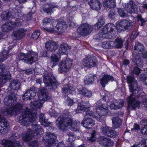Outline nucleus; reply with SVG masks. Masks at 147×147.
Wrapping results in <instances>:
<instances>
[{"label":"nucleus","instance_id":"f257e3e1","mask_svg":"<svg viewBox=\"0 0 147 147\" xmlns=\"http://www.w3.org/2000/svg\"><path fill=\"white\" fill-rule=\"evenodd\" d=\"M44 102L39 100H36L32 102L30 105L32 108L29 109L26 107V110L22 113L19 116V121L23 126H27L30 124V123L34 121L37 117L36 110L37 109L41 108Z\"/></svg>","mask_w":147,"mask_h":147},{"label":"nucleus","instance_id":"f03ea898","mask_svg":"<svg viewBox=\"0 0 147 147\" xmlns=\"http://www.w3.org/2000/svg\"><path fill=\"white\" fill-rule=\"evenodd\" d=\"M127 82L130 84L129 86L130 91L132 92L127 99L128 105L127 109L128 111H129L132 109H135L136 108H139L140 102L135 100L136 96L134 94L138 93L139 88L137 82L134 81V75H131L127 76Z\"/></svg>","mask_w":147,"mask_h":147},{"label":"nucleus","instance_id":"7ed1b4c3","mask_svg":"<svg viewBox=\"0 0 147 147\" xmlns=\"http://www.w3.org/2000/svg\"><path fill=\"white\" fill-rule=\"evenodd\" d=\"M38 57L37 53L32 51H28L27 54L20 53L18 56L19 60H24L25 63L28 64L36 61Z\"/></svg>","mask_w":147,"mask_h":147},{"label":"nucleus","instance_id":"20e7f679","mask_svg":"<svg viewBox=\"0 0 147 147\" xmlns=\"http://www.w3.org/2000/svg\"><path fill=\"white\" fill-rule=\"evenodd\" d=\"M72 122L73 120L71 116L68 115L65 117L61 116L57 119L56 123L59 129L64 130L68 126H71Z\"/></svg>","mask_w":147,"mask_h":147},{"label":"nucleus","instance_id":"39448f33","mask_svg":"<svg viewBox=\"0 0 147 147\" xmlns=\"http://www.w3.org/2000/svg\"><path fill=\"white\" fill-rule=\"evenodd\" d=\"M19 137L17 134L12 135L9 137L10 140H3L1 144L5 147H21L22 143L17 140Z\"/></svg>","mask_w":147,"mask_h":147},{"label":"nucleus","instance_id":"423d86ee","mask_svg":"<svg viewBox=\"0 0 147 147\" xmlns=\"http://www.w3.org/2000/svg\"><path fill=\"white\" fill-rule=\"evenodd\" d=\"M115 26L113 24H108L105 26L99 32L98 34L96 35L99 36V37L101 38L103 37L106 38H111V32L114 31V29ZM94 38L97 40L99 38H96V36H94Z\"/></svg>","mask_w":147,"mask_h":147},{"label":"nucleus","instance_id":"0eeeda50","mask_svg":"<svg viewBox=\"0 0 147 147\" xmlns=\"http://www.w3.org/2000/svg\"><path fill=\"white\" fill-rule=\"evenodd\" d=\"M72 64L71 59L68 57L64 58L63 60L59 63L58 69L59 73H65L69 70Z\"/></svg>","mask_w":147,"mask_h":147},{"label":"nucleus","instance_id":"6e6552de","mask_svg":"<svg viewBox=\"0 0 147 147\" xmlns=\"http://www.w3.org/2000/svg\"><path fill=\"white\" fill-rule=\"evenodd\" d=\"M43 82L46 86H51L53 88H56L60 84L51 74H45L43 76Z\"/></svg>","mask_w":147,"mask_h":147},{"label":"nucleus","instance_id":"1a4fd4ad","mask_svg":"<svg viewBox=\"0 0 147 147\" xmlns=\"http://www.w3.org/2000/svg\"><path fill=\"white\" fill-rule=\"evenodd\" d=\"M92 26L87 23L81 24L77 29V32L81 36H85L89 34L92 32Z\"/></svg>","mask_w":147,"mask_h":147},{"label":"nucleus","instance_id":"9d476101","mask_svg":"<svg viewBox=\"0 0 147 147\" xmlns=\"http://www.w3.org/2000/svg\"><path fill=\"white\" fill-rule=\"evenodd\" d=\"M57 137L53 134L50 133H47L43 137V141L47 145V147H50L51 146L55 145V140Z\"/></svg>","mask_w":147,"mask_h":147},{"label":"nucleus","instance_id":"9b49d317","mask_svg":"<svg viewBox=\"0 0 147 147\" xmlns=\"http://www.w3.org/2000/svg\"><path fill=\"white\" fill-rule=\"evenodd\" d=\"M97 64V60L95 57H86L82 61L83 66L89 68L96 66Z\"/></svg>","mask_w":147,"mask_h":147},{"label":"nucleus","instance_id":"f8f14e48","mask_svg":"<svg viewBox=\"0 0 147 147\" xmlns=\"http://www.w3.org/2000/svg\"><path fill=\"white\" fill-rule=\"evenodd\" d=\"M9 124L6 119L0 115V132L3 134L7 133L9 129Z\"/></svg>","mask_w":147,"mask_h":147},{"label":"nucleus","instance_id":"ddd939ff","mask_svg":"<svg viewBox=\"0 0 147 147\" xmlns=\"http://www.w3.org/2000/svg\"><path fill=\"white\" fill-rule=\"evenodd\" d=\"M125 9L129 13H135L137 11V6L134 2L130 1L129 3L125 4Z\"/></svg>","mask_w":147,"mask_h":147},{"label":"nucleus","instance_id":"4468645a","mask_svg":"<svg viewBox=\"0 0 147 147\" xmlns=\"http://www.w3.org/2000/svg\"><path fill=\"white\" fill-rule=\"evenodd\" d=\"M31 125L30 126L32 129L30 130L31 133H33V135L35 138H36V136L38 135H40L43 133V130L42 127L37 124L35 123L31 124Z\"/></svg>","mask_w":147,"mask_h":147},{"label":"nucleus","instance_id":"2eb2a0df","mask_svg":"<svg viewBox=\"0 0 147 147\" xmlns=\"http://www.w3.org/2000/svg\"><path fill=\"white\" fill-rule=\"evenodd\" d=\"M36 91L34 87L28 89L23 95V99L25 100H30L36 95Z\"/></svg>","mask_w":147,"mask_h":147},{"label":"nucleus","instance_id":"dca6fc26","mask_svg":"<svg viewBox=\"0 0 147 147\" xmlns=\"http://www.w3.org/2000/svg\"><path fill=\"white\" fill-rule=\"evenodd\" d=\"M38 95L39 99L42 102L47 100L50 98L46 90L43 88H41L38 91Z\"/></svg>","mask_w":147,"mask_h":147},{"label":"nucleus","instance_id":"f3484780","mask_svg":"<svg viewBox=\"0 0 147 147\" xmlns=\"http://www.w3.org/2000/svg\"><path fill=\"white\" fill-rule=\"evenodd\" d=\"M17 98L14 93L10 94L4 99L5 104L7 106H11L15 103Z\"/></svg>","mask_w":147,"mask_h":147},{"label":"nucleus","instance_id":"a211bd4d","mask_svg":"<svg viewBox=\"0 0 147 147\" xmlns=\"http://www.w3.org/2000/svg\"><path fill=\"white\" fill-rule=\"evenodd\" d=\"M118 26V27H121L122 29L127 30L132 27L133 22L130 20H123L119 22Z\"/></svg>","mask_w":147,"mask_h":147},{"label":"nucleus","instance_id":"6ab92c4d","mask_svg":"<svg viewBox=\"0 0 147 147\" xmlns=\"http://www.w3.org/2000/svg\"><path fill=\"white\" fill-rule=\"evenodd\" d=\"M70 47L66 43H63L60 46L58 53L59 55L67 54L70 51Z\"/></svg>","mask_w":147,"mask_h":147},{"label":"nucleus","instance_id":"aec40b11","mask_svg":"<svg viewBox=\"0 0 147 147\" xmlns=\"http://www.w3.org/2000/svg\"><path fill=\"white\" fill-rule=\"evenodd\" d=\"M96 114L99 118L98 120H100V117L106 115L108 112L107 107L104 105H102L101 106L96 108Z\"/></svg>","mask_w":147,"mask_h":147},{"label":"nucleus","instance_id":"412c9836","mask_svg":"<svg viewBox=\"0 0 147 147\" xmlns=\"http://www.w3.org/2000/svg\"><path fill=\"white\" fill-rule=\"evenodd\" d=\"M95 121L90 118L85 117L81 123L82 125L86 128L90 129L94 124Z\"/></svg>","mask_w":147,"mask_h":147},{"label":"nucleus","instance_id":"4be33fe9","mask_svg":"<svg viewBox=\"0 0 147 147\" xmlns=\"http://www.w3.org/2000/svg\"><path fill=\"white\" fill-rule=\"evenodd\" d=\"M5 68V66L3 64L0 65V79L4 82L5 81L10 79L11 77V75L9 73H7V74H3Z\"/></svg>","mask_w":147,"mask_h":147},{"label":"nucleus","instance_id":"5701e85b","mask_svg":"<svg viewBox=\"0 0 147 147\" xmlns=\"http://www.w3.org/2000/svg\"><path fill=\"white\" fill-rule=\"evenodd\" d=\"M26 31V30L24 28H20L15 30L13 32V34L17 40H19L24 36Z\"/></svg>","mask_w":147,"mask_h":147},{"label":"nucleus","instance_id":"b1692460","mask_svg":"<svg viewBox=\"0 0 147 147\" xmlns=\"http://www.w3.org/2000/svg\"><path fill=\"white\" fill-rule=\"evenodd\" d=\"M58 46L56 42L50 40L45 43V47L49 51H55L58 48Z\"/></svg>","mask_w":147,"mask_h":147},{"label":"nucleus","instance_id":"393cba45","mask_svg":"<svg viewBox=\"0 0 147 147\" xmlns=\"http://www.w3.org/2000/svg\"><path fill=\"white\" fill-rule=\"evenodd\" d=\"M22 105L21 104H17L13 107H11L8 109L6 111L8 114L11 115L15 112L16 113H18L22 110Z\"/></svg>","mask_w":147,"mask_h":147},{"label":"nucleus","instance_id":"a878e982","mask_svg":"<svg viewBox=\"0 0 147 147\" xmlns=\"http://www.w3.org/2000/svg\"><path fill=\"white\" fill-rule=\"evenodd\" d=\"M56 25L55 26L57 31L62 33L65 31L67 29V26L65 22L63 21H59L57 22Z\"/></svg>","mask_w":147,"mask_h":147},{"label":"nucleus","instance_id":"bb28decb","mask_svg":"<svg viewBox=\"0 0 147 147\" xmlns=\"http://www.w3.org/2000/svg\"><path fill=\"white\" fill-rule=\"evenodd\" d=\"M16 24L12 22H7L1 26L2 30L4 32H8L12 29L15 27Z\"/></svg>","mask_w":147,"mask_h":147},{"label":"nucleus","instance_id":"cd10ccee","mask_svg":"<svg viewBox=\"0 0 147 147\" xmlns=\"http://www.w3.org/2000/svg\"><path fill=\"white\" fill-rule=\"evenodd\" d=\"M91 8L95 10H99L102 6L101 3L97 0H91L88 2Z\"/></svg>","mask_w":147,"mask_h":147},{"label":"nucleus","instance_id":"c85d7f7f","mask_svg":"<svg viewBox=\"0 0 147 147\" xmlns=\"http://www.w3.org/2000/svg\"><path fill=\"white\" fill-rule=\"evenodd\" d=\"M100 143L106 146H113V143L111 140L104 136H101L100 137Z\"/></svg>","mask_w":147,"mask_h":147},{"label":"nucleus","instance_id":"c756f323","mask_svg":"<svg viewBox=\"0 0 147 147\" xmlns=\"http://www.w3.org/2000/svg\"><path fill=\"white\" fill-rule=\"evenodd\" d=\"M27 129L28 130V131L26 134L22 135V139L23 141L26 142H28L32 139V137L34 136L33 133H31L30 130L31 129L30 127H28Z\"/></svg>","mask_w":147,"mask_h":147},{"label":"nucleus","instance_id":"7c9ffc66","mask_svg":"<svg viewBox=\"0 0 147 147\" xmlns=\"http://www.w3.org/2000/svg\"><path fill=\"white\" fill-rule=\"evenodd\" d=\"M103 5L109 8H114L116 5L115 0H104Z\"/></svg>","mask_w":147,"mask_h":147},{"label":"nucleus","instance_id":"2f4dec72","mask_svg":"<svg viewBox=\"0 0 147 147\" xmlns=\"http://www.w3.org/2000/svg\"><path fill=\"white\" fill-rule=\"evenodd\" d=\"M15 14V13L14 11H9L7 12L6 11H4L3 12L1 15V18L3 20H7L13 16Z\"/></svg>","mask_w":147,"mask_h":147},{"label":"nucleus","instance_id":"473e14b6","mask_svg":"<svg viewBox=\"0 0 147 147\" xmlns=\"http://www.w3.org/2000/svg\"><path fill=\"white\" fill-rule=\"evenodd\" d=\"M113 80L114 79L113 77L108 75H105L100 79V83L102 86L104 87L105 85L107 84L109 80L113 81Z\"/></svg>","mask_w":147,"mask_h":147},{"label":"nucleus","instance_id":"72a5a7b5","mask_svg":"<svg viewBox=\"0 0 147 147\" xmlns=\"http://www.w3.org/2000/svg\"><path fill=\"white\" fill-rule=\"evenodd\" d=\"M20 83L17 80H12L10 81L9 87L13 90L19 89L20 87Z\"/></svg>","mask_w":147,"mask_h":147},{"label":"nucleus","instance_id":"f704fd0d","mask_svg":"<svg viewBox=\"0 0 147 147\" xmlns=\"http://www.w3.org/2000/svg\"><path fill=\"white\" fill-rule=\"evenodd\" d=\"M47 5L48 6V8H46L42 7V9L45 12H46L47 14L51 15L52 13L53 12V8L55 7V6L53 5L50 3H47L46 4V6Z\"/></svg>","mask_w":147,"mask_h":147},{"label":"nucleus","instance_id":"c9c22d12","mask_svg":"<svg viewBox=\"0 0 147 147\" xmlns=\"http://www.w3.org/2000/svg\"><path fill=\"white\" fill-rule=\"evenodd\" d=\"M73 87L70 84L68 85L67 86H65L62 89V93L63 94L67 96L69 94L72 93L73 92L72 90Z\"/></svg>","mask_w":147,"mask_h":147},{"label":"nucleus","instance_id":"e433bc0d","mask_svg":"<svg viewBox=\"0 0 147 147\" xmlns=\"http://www.w3.org/2000/svg\"><path fill=\"white\" fill-rule=\"evenodd\" d=\"M39 121L42 125L45 126H47L50 124V122L45 119L44 115L42 113L40 114L39 116Z\"/></svg>","mask_w":147,"mask_h":147},{"label":"nucleus","instance_id":"4c0bfd02","mask_svg":"<svg viewBox=\"0 0 147 147\" xmlns=\"http://www.w3.org/2000/svg\"><path fill=\"white\" fill-rule=\"evenodd\" d=\"M112 123L115 128L119 127L122 123V121L118 117H114L112 119Z\"/></svg>","mask_w":147,"mask_h":147},{"label":"nucleus","instance_id":"58836bf2","mask_svg":"<svg viewBox=\"0 0 147 147\" xmlns=\"http://www.w3.org/2000/svg\"><path fill=\"white\" fill-rule=\"evenodd\" d=\"M113 46L116 48H121L123 46V41L121 38H117L115 40V41L113 42Z\"/></svg>","mask_w":147,"mask_h":147},{"label":"nucleus","instance_id":"ea45409f","mask_svg":"<svg viewBox=\"0 0 147 147\" xmlns=\"http://www.w3.org/2000/svg\"><path fill=\"white\" fill-rule=\"evenodd\" d=\"M105 19L102 16H101L96 24L94 25L95 29H99L105 23Z\"/></svg>","mask_w":147,"mask_h":147},{"label":"nucleus","instance_id":"a19ab883","mask_svg":"<svg viewBox=\"0 0 147 147\" xmlns=\"http://www.w3.org/2000/svg\"><path fill=\"white\" fill-rule=\"evenodd\" d=\"M70 126H71V129L74 131H79V126L80 124V123L78 121H75L72 122Z\"/></svg>","mask_w":147,"mask_h":147},{"label":"nucleus","instance_id":"79ce46f5","mask_svg":"<svg viewBox=\"0 0 147 147\" xmlns=\"http://www.w3.org/2000/svg\"><path fill=\"white\" fill-rule=\"evenodd\" d=\"M134 62L138 66H141L143 64V61L140 56L137 54L134 59Z\"/></svg>","mask_w":147,"mask_h":147},{"label":"nucleus","instance_id":"37998d69","mask_svg":"<svg viewBox=\"0 0 147 147\" xmlns=\"http://www.w3.org/2000/svg\"><path fill=\"white\" fill-rule=\"evenodd\" d=\"M56 24H50L49 25L45 27H43L42 29L49 32H53L55 31H56L55 29V27L53 25Z\"/></svg>","mask_w":147,"mask_h":147},{"label":"nucleus","instance_id":"c03bdc74","mask_svg":"<svg viewBox=\"0 0 147 147\" xmlns=\"http://www.w3.org/2000/svg\"><path fill=\"white\" fill-rule=\"evenodd\" d=\"M88 105H88H84L81 103H78V108L76 111L77 113H79L80 111H85L87 108L89 107V106Z\"/></svg>","mask_w":147,"mask_h":147},{"label":"nucleus","instance_id":"a18cd8bd","mask_svg":"<svg viewBox=\"0 0 147 147\" xmlns=\"http://www.w3.org/2000/svg\"><path fill=\"white\" fill-rule=\"evenodd\" d=\"M79 92L82 95L86 96H90L92 95L91 92L85 88H83L82 90H80Z\"/></svg>","mask_w":147,"mask_h":147},{"label":"nucleus","instance_id":"49530a36","mask_svg":"<svg viewBox=\"0 0 147 147\" xmlns=\"http://www.w3.org/2000/svg\"><path fill=\"white\" fill-rule=\"evenodd\" d=\"M113 42H107L104 41L102 44V47L105 49H111L113 47Z\"/></svg>","mask_w":147,"mask_h":147},{"label":"nucleus","instance_id":"de8ad7c7","mask_svg":"<svg viewBox=\"0 0 147 147\" xmlns=\"http://www.w3.org/2000/svg\"><path fill=\"white\" fill-rule=\"evenodd\" d=\"M8 53L6 51H4L0 53V62H2L3 61L6 60L8 57Z\"/></svg>","mask_w":147,"mask_h":147},{"label":"nucleus","instance_id":"09e8293b","mask_svg":"<svg viewBox=\"0 0 147 147\" xmlns=\"http://www.w3.org/2000/svg\"><path fill=\"white\" fill-rule=\"evenodd\" d=\"M51 59L52 60L51 64L53 65L52 66H55L56 65V63L59 61V59L58 56L55 55H53L51 57Z\"/></svg>","mask_w":147,"mask_h":147},{"label":"nucleus","instance_id":"8fccbe9b","mask_svg":"<svg viewBox=\"0 0 147 147\" xmlns=\"http://www.w3.org/2000/svg\"><path fill=\"white\" fill-rule=\"evenodd\" d=\"M144 47L143 45L139 42H136L135 46L134 49L142 51L144 49Z\"/></svg>","mask_w":147,"mask_h":147},{"label":"nucleus","instance_id":"3c124183","mask_svg":"<svg viewBox=\"0 0 147 147\" xmlns=\"http://www.w3.org/2000/svg\"><path fill=\"white\" fill-rule=\"evenodd\" d=\"M42 22L44 25H45L47 24L48 23L50 24L52 23L54 24H56L57 22L53 20L47 18H45L42 20Z\"/></svg>","mask_w":147,"mask_h":147},{"label":"nucleus","instance_id":"603ef678","mask_svg":"<svg viewBox=\"0 0 147 147\" xmlns=\"http://www.w3.org/2000/svg\"><path fill=\"white\" fill-rule=\"evenodd\" d=\"M111 128L105 126H103L101 129V133L104 135H105L108 136V134L109 135V132Z\"/></svg>","mask_w":147,"mask_h":147},{"label":"nucleus","instance_id":"864d4df0","mask_svg":"<svg viewBox=\"0 0 147 147\" xmlns=\"http://www.w3.org/2000/svg\"><path fill=\"white\" fill-rule=\"evenodd\" d=\"M97 114L96 113L95 114H94L92 112L89 110H87L86 112L85 116H92V117L95 118L98 120V117L97 116Z\"/></svg>","mask_w":147,"mask_h":147},{"label":"nucleus","instance_id":"5fc2aeb1","mask_svg":"<svg viewBox=\"0 0 147 147\" xmlns=\"http://www.w3.org/2000/svg\"><path fill=\"white\" fill-rule=\"evenodd\" d=\"M40 34V32L39 31H35L32 34L31 38L34 40H36L38 38Z\"/></svg>","mask_w":147,"mask_h":147},{"label":"nucleus","instance_id":"6e6d98bb","mask_svg":"<svg viewBox=\"0 0 147 147\" xmlns=\"http://www.w3.org/2000/svg\"><path fill=\"white\" fill-rule=\"evenodd\" d=\"M36 8L35 7H33L32 10L30 11L27 15L26 17L27 20H29L32 19V14L34 13L35 11Z\"/></svg>","mask_w":147,"mask_h":147},{"label":"nucleus","instance_id":"4d7b16f0","mask_svg":"<svg viewBox=\"0 0 147 147\" xmlns=\"http://www.w3.org/2000/svg\"><path fill=\"white\" fill-rule=\"evenodd\" d=\"M94 77H88L87 78H86L85 80H84V82L85 84L87 85L92 84L94 81Z\"/></svg>","mask_w":147,"mask_h":147},{"label":"nucleus","instance_id":"13d9d810","mask_svg":"<svg viewBox=\"0 0 147 147\" xmlns=\"http://www.w3.org/2000/svg\"><path fill=\"white\" fill-rule=\"evenodd\" d=\"M118 12L119 15L122 17H127V14L125 13L123 9L121 8L118 9Z\"/></svg>","mask_w":147,"mask_h":147},{"label":"nucleus","instance_id":"bf43d9fd","mask_svg":"<svg viewBox=\"0 0 147 147\" xmlns=\"http://www.w3.org/2000/svg\"><path fill=\"white\" fill-rule=\"evenodd\" d=\"M68 22L70 26L74 27L76 25V24L75 23L73 18L72 17H70L68 18Z\"/></svg>","mask_w":147,"mask_h":147},{"label":"nucleus","instance_id":"052dcab7","mask_svg":"<svg viewBox=\"0 0 147 147\" xmlns=\"http://www.w3.org/2000/svg\"><path fill=\"white\" fill-rule=\"evenodd\" d=\"M147 140L144 139L140 142L137 145V147H146V144Z\"/></svg>","mask_w":147,"mask_h":147},{"label":"nucleus","instance_id":"680f3d73","mask_svg":"<svg viewBox=\"0 0 147 147\" xmlns=\"http://www.w3.org/2000/svg\"><path fill=\"white\" fill-rule=\"evenodd\" d=\"M110 107L112 109H117L120 108V107L118 106L117 103L116 101L111 104Z\"/></svg>","mask_w":147,"mask_h":147},{"label":"nucleus","instance_id":"e2e57ef3","mask_svg":"<svg viewBox=\"0 0 147 147\" xmlns=\"http://www.w3.org/2000/svg\"><path fill=\"white\" fill-rule=\"evenodd\" d=\"M96 132L95 131H94L91 134V136L88 139V140L90 142H93L95 140Z\"/></svg>","mask_w":147,"mask_h":147},{"label":"nucleus","instance_id":"0e129e2a","mask_svg":"<svg viewBox=\"0 0 147 147\" xmlns=\"http://www.w3.org/2000/svg\"><path fill=\"white\" fill-rule=\"evenodd\" d=\"M109 133V135L108 134V136L110 137H115L116 136L118 135V133L116 132L115 131L112 130L111 128Z\"/></svg>","mask_w":147,"mask_h":147},{"label":"nucleus","instance_id":"69168bd1","mask_svg":"<svg viewBox=\"0 0 147 147\" xmlns=\"http://www.w3.org/2000/svg\"><path fill=\"white\" fill-rule=\"evenodd\" d=\"M141 70L139 68L137 67H134L132 71V73L133 74L138 75L140 73Z\"/></svg>","mask_w":147,"mask_h":147},{"label":"nucleus","instance_id":"338daca9","mask_svg":"<svg viewBox=\"0 0 147 147\" xmlns=\"http://www.w3.org/2000/svg\"><path fill=\"white\" fill-rule=\"evenodd\" d=\"M49 113L51 116L56 117L58 115V113L54 110L51 109L49 110Z\"/></svg>","mask_w":147,"mask_h":147},{"label":"nucleus","instance_id":"774afa93","mask_svg":"<svg viewBox=\"0 0 147 147\" xmlns=\"http://www.w3.org/2000/svg\"><path fill=\"white\" fill-rule=\"evenodd\" d=\"M141 133L143 135L147 134V124L144 125V127L142 126L141 131Z\"/></svg>","mask_w":147,"mask_h":147}]
</instances>
